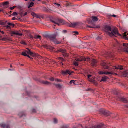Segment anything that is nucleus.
I'll return each instance as SVG.
<instances>
[{
  "instance_id": "1",
  "label": "nucleus",
  "mask_w": 128,
  "mask_h": 128,
  "mask_svg": "<svg viewBox=\"0 0 128 128\" xmlns=\"http://www.w3.org/2000/svg\"><path fill=\"white\" fill-rule=\"evenodd\" d=\"M104 31L106 34L111 37L121 36V35L118 32V29L116 28L112 29L111 26H106L104 28Z\"/></svg>"
},
{
  "instance_id": "2",
  "label": "nucleus",
  "mask_w": 128,
  "mask_h": 128,
  "mask_svg": "<svg viewBox=\"0 0 128 128\" xmlns=\"http://www.w3.org/2000/svg\"><path fill=\"white\" fill-rule=\"evenodd\" d=\"M50 21L53 23L58 25L64 24H65V22L63 20L58 18H54L51 19Z\"/></svg>"
},
{
  "instance_id": "3",
  "label": "nucleus",
  "mask_w": 128,
  "mask_h": 128,
  "mask_svg": "<svg viewBox=\"0 0 128 128\" xmlns=\"http://www.w3.org/2000/svg\"><path fill=\"white\" fill-rule=\"evenodd\" d=\"M56 36V35L54 34L50 38V40L52 41L55 44H58L60 43L61 42H63L64 41V38H59L57 39H56L55 38Z\"/></svg>"
},
{
  "instance_id": "4",
  "label": "nucleus",
  "mask_w": 128,
  "mask_h": 128,
  "mask_svg": "<svg viewBox=\"0 0 128 128\" xmlns=\"http://www.w3.org/2000/svg\"><path fill=\"white\" fill-rule=\"evenodd\" d=\"M101 64L103 67L104 69H109L111 65L110 63L107 62L105 61H102V62Z\"/></svg>"
},
{
  "instance_id": "5",
  "label": "nucleus",
  "mask_w": 128,
  "mask_h": 128,
  "mask_svg": "<svg viewBox=\"0 0 128 128\" xmlns=\"http://www.w3.org/2000/svg\"><path fill=\"white\" fill-rule=\"evenodd\" d=\"M100 114H103L106 116H110L111 113L107 111L106 110L103 109H100L99 110Z\"/></svg>"
},
{
  "instance_id": "6",
  "label": "nucleus",
  "mask_w": 128,
  "mask_h": 128,
  "mask_svg": "<svg viewBox=\"0 0 128 128\" xmlns=\"http://www.w3.org/2000/svg\"><path fill=\"white\" fill-rule=\"evenodd\" d=\"M119 45L120 46L119 49L121 50L122 51L125 52V50H128V47L127 44L123 43V46L122 45Z\"/></svg>"
},
{
  "instance_id": "7",
  "label": "nucleus",
  "mask_w": 128,
  "mask_h": 128,
  "mask_svg": "<svg viewBox=\"0 0 128 128\" xmlns=\"http://www.w3.org/2000/svg\"><path fill=\"white\" fill-rule=\"evenodd\" d=\"M31 14L34 17L39 18H44L43 16L41 14H37L33 12L31 13Z\"/></svg>"
},
{
  "instance_id": "8",
  "label": "nucleus",
  "mask_w": 128,
  "mask_h": 128,
  "mask_svg": "<svg viewBox=\"0 0 128 128\" xmlns=\"http://www.w3.org/2000/svg\"><path fill=\"white\" fill-rule=\"evenodd\" d=\"M80 25V23L78 22H70L68 24V26L74 28Z\"/></svg>"
},
{
  "instance_id": "9",
  "label": "nucleus",
  "mask_w": 128,
  "mask_h": 128,
  "mask_svg": "<svg viewBox=\"0 0 128 128\" xmlns=\"http://www.w3.org/2000/svg\"><path fill=\"white\" fill-rule=\"evenodd\" d=\"M116 99L118 100L121 101L124 103H128V100L124 98L118 96L117 97Z\"/></svg>"
},
{
  "instance_id": "10",
  "label": "nucleus",
  "mask_w": 128,
  "mask_h": 128,
  "mask_svg": "<svg viewBox=\"0 0 128 128\" xmlns=\"http://www.w3.org/2000/svg\"><path fill=\"white\" fill-rule=\"evenodd\" d=\"M91 18H92V20L90 22H89L88 23L89 24H93V22L97 21L98 20V17L97 16H92L91 17Z\"/></svg>"
},
{
  "instance_id": "11",
  "label": "nucleus",
  "mask_w": 128,
  "mask_h": 128,
  "mask_svg": "<svg viewBox=\"0 0 128 128\" xmlns=\"http://www.w3.org/2000/svg\"><path fill=\"white\" fill-rule=\"evenodd\" d=\"M91 64V65L93 66H96L97 61L95 60L93 58H91V60L90 62Z\"/></svg>"
},
{
  "instance_id": "12",
  "label": "nucleus",
  "mask_w": 128,
  "mask_h": 128,
  "mask_svg": "<svg viewBox=\"0 0 128 128\" xmlns=\"http://www.w3.org/2000/svg\"><path fill=\"white\" fill-rule=\"evenodd\" d=\"M0 126L2 128H10L9 125L4 123L0 124Z\"/></svg>"
},
{
  "instance_id": "13",
  "label": "nucleus",
  "mask_w": 128,
  "mask_h": 128,
  "mask_svg": "<svg viewBox=\"0 0 128 128\" xmlns=\"http://www.w3.org/2000/svg\"><path fill=\"white\" fill-rule=\"evenodd\" d=\"M92 24V26H90L88 25H86V27H89L94 28H100V26L99 25L96 26L95 24Z\"/></svg>"
},
{
  "instance_id": "14",
  "label": "nucleus",
  "mask_w": 128,
  "mask_h": 128,
  "mask_svg": "<svg viewBox=\"0 0 128 128\" xmlns=\"http://www.w3.org/2000/svg\"><path fill=\"white\" fill-rule=\"evenodd\" d=\"M56 52H60L62 53H65L66 52V50L65 48H60L58 49Z\"/></svg>"
},
{
  "instance_id": "15",
  "label": "nucleus",
  "mask_w": 128,
  "mask_h": 128,
  "mask_svg": "<svg viewBox=\"0 0 128 128\" xmlns=\"http://www.w3.org/2000/svg\"><path fill=\"white\" fill-rule=\"evenodd\" d=\"M75 60L76 61L80 62L82 61H85L86 59L84 57L82 56L80 58H75Z\"/></svg>"
},
{
  "instance_id": "16",
  "label": "nucleus",
  "mask_w": 128,
  "mask_h": 128,
  "mask_svg": "<svg viewBox=\"0 0 128 128\" xmlns=\"http://www.w3.org/2000/svg\"><path fill=\"white\" fill-rule=\"evenodd\" d=\"M42 46L44 47L45 48L50 50H53L54 49V48L53 47L48 46L47 44L42 45Z\"/></svg>"
},
{
  "instance_id": "17",
  "label": "nucleus",
  "mask_w": 128,
  "mask_h": 128,
  "mask_svg": "<svg viewBox=\"0 0 128 128\" xmlns=\"http://www.w3.org/2000/svg\"><path fill=\"white\" fill-rule=\"evenodd\" d=\"M99 74H112V73L111 72H102V71H100L98 72Z\"/></svg>"
},
{
  "instance_id": "18",
  "label": "nucleus",
  "mask_w": 128,
  "mask_h": 128,
  "mask_svg": "<svg viewBox=\"0 0 128 128\" xmlns=\"http://www.w3.org/2000/svg\"><path fill=\"white\" fill-rule=\"evenodd\" d=\"M42 84H45L48 85L51 84V83L47 81H44L43 80H40L39 81Z\"/></svg>"
},
{
  "instance_id": "19",
  "label": "nucleus",
  "mask_w": 128,
  "mask_h": 128,
  "mask_svg": "<svg viewBox=\"0 0 128 128\" xmlns=\"http://www.w3.org/2000/svg\"><path fill=\"white\" fill-rule=\"evenodd\" d=\"M11 34L20 36L22 35V33H19L17 32L13 31L11 32Z\"/></svg>"
},
{
  "instance_id": "20",
  "label": "nucleus",
  "mask_w": 128,
  "mask_h": 128,
  "mask_svg": "<svg viewBox=\"0 0 128 128\" xmlns=\"http://www.w3.org/2000/svg\"><path fill=\"white\" fill-rule=\"evenodd\" d=\"M102 79H101L100 81V82H105L106 81L107 79L108 78V77L106 76H104L102 78Z\"/></svg>"
},
{
  "instance_id": "21",
  "label": "nucleus",
  "mask_w": 128,
  "mask_h": 128,
  "mask_svg": "<svg viewBox=\"0 0 128 128\" xmlns=\"http://www.w3.org/2000/svg\"><path fill=\"white\" fill-rule=\"evenodd\" d=\"M61 72L62 74L63 75H65L67 74H69L70 73V71L68 70L65 71L62 70V71Z\"/></svg>"
},
{
  "instance_id": "22",
  "label": "nucleus",
  "mask_w": 128,
  "mask_h": 128,
  "mask_svg": "<svg viewBox=\"0 0 128 128\" xmlns=\"http://www.w3.org/2000/svg\"><path fill=\"white\" fill-rule=\"evenodd\" d=\"M122 75L124 76L128 77V71H126L122 73Z\"/></svg>"
},
{
  "instance_id": "23",
  "label": "nucleus",
  "mask_w": 128,
  "mask_h": 128,
  "mask_svg": "<svg viewBox=\"0 0 128 128\" xmlns=\"http://www.w3.org/2000/svg\"><path fill=\"white\" fill-rule=\"evenodd\" d=\"M18 115L20 118L26 116V114L24 112H20L18 114Z\"/></svg>"
},
{
  "instance_id": "24",
  "label": "nucleus",
  "mask_w": 128,
  "mask_h": 128,
  "mask_svg": "<svg viewBox=\"0 0 128 128\" xmlns=\"http://www.w3.org/2000/svg\"><path fill=\"white\" fill-rule=\"evenodd\" d=\"M28 54V51L26 50L22 52V54L24 56H27Z\"/></svg>"
},
{
  "instance_id": "25",
  "label": "nucleus",
  "mask_w": 128,
  "mask_h": 128,
  "mask_svg": "<svg viewBox=\"0 0 128 128\" xmlns=\"http://www.w3.org/2000/svg\"><path fill=\"white\" fill-rule=\"evenodd\" d=\"M56 87L59 89H60L62 87V85L60 84H54Z\"/></svg>"
},
{
  "instance_id": "26",
  "label": "nucleus",
  "mask_w": 128,
  "mask_h": 128,
  "mask_svg": "<svg viewBox=\"0 0 128 128\" xmlns=\"http://www.w3.org/2000/svg\"><path fill=\"white\" fill-rule=\"evenodd\" d=\"M115 69H120L121 70L123 68L122 66H115Z\"/></svg>"
},
{
  "instance_id": "27",
  "label": "nucleus",
  "mask_w": 128,
  "mask_h": 128,
  "mask_svg": "<svg viewBox=\"0 0 128 128\" xmlns=\"http://www.w3.org/2000/svg\"><path fill=\"white\" fill-rule=\"evenodd\" d=\"M28 54H29L33 56H35L34 53L30 52V50L29 51H28Z\"/></svg>"
},
{
  "instance_id": "28",
  "label": "nucleus",
  "mask_w": 128,
  "mask_h": 128,
  "mask_svg": "<svg viewBox=\"0 0 128 128\" xmlns=\"http://www.w3.org/2000/svg\"><path fill=\"white\" fill-rule=\"evenodd\" d=\"M126 32H124V34H123L124 37L126 40H128V37H126L128 35V34H126Z\"/></svg>"
},
{
  "instance_id": "29",
  "label": "nucleus",
  "mask_w": 128,
  "mask_h": 128,
  "mask_svg": "<svg viewBox=\"0 0 128 128\" xmlns=\"http://www.w3.org/2000/svg\"><path fill=\"white\" fill-rule=\"evenodd\" d=\"M34 38L36 39H39L40 40H41V36L39 35H36L34 36Z\"/></svg>"
},
{
  "instance_id": "30",
  "label": "nucleus",
  "mask_w": 128,
  "mask_h": 128,
  "mask_svg": "<svg viewBox=\"0 0 128 128\" xmlns=\"http://www.w3.org/2000/svg\"><path fill=\"white\" fill-rule=\"evenodd\" d=\"M34 3L33 2H32L29 5H28V8H29L30 7H32V6H33L34 5Z\"/></svg>"
},
{
  "instance_id": "31",
  "label": "nucleus",
  "mask_w": 128,
  "mask_h": 128,
  "mask_svg": "<svg viewBox=\"0 0 128 128\" xmlns=\"http://www.w3.org/2000/svg\"><path fill=\"white\" fill-rule=\"evenodd\" d=\"M4 39H5V40H10V41L12 40V39L11 38H8V37H7L6 38H3L2 40H4Z\"/></svg>"
},
{
  "instance_id": "32",
  "label": "nucleus",
  "mask_w": 128,
  "mask_h": 128,
  "mask_svg": "<svg viewBox=\"0 0 128 128\" xmlns=\"http://www.w3.org/2000/svg\"><path fill=\"white\" fill-rule=\"evenodd\" d=\"M74 64L76 66H78V63L76 61H74L73 62Z\"/></svg>"
},
{
  "instance_id": "33",
  "label": "nucleus",
  "mask_w": 128,
  "mask_h": 128,
  "mask_svg": "<svg viewBox=\"0 0 128 128\" xmlns=\"http://www.w3.org/2000/svg\"><path fill=\"white\" fill-rule=\"evenodd\" d=\"M9 4L8 2L7 1L3 2L2 5L3 6H4L5 5L8 4Z\"/></svg>"
},
{
  "instance_id": "34",
  "label": "nucleus",
  "mask_w": 128,
  "mask_h": 128,
  "mask_svg": "<svg viewBox=\"0 0 128 128\" xmlns=\"http://www.w3.org/2000/svg\"><path fill=\"white\" fill-rule=\"evenodd\" d=\"M94 80V78H89L88 79V80L90 82H92L93 81V80Z\"/></svg>"
},
{
  "instance_id": "35",
  "label": "nucleus",
  "mask_w": 128,
  "mask_h": 128,
  "mask_svg": "<svg viewBox=\"0 0 128 128\" xmlns=\"http://www.w3.org/2000/svg\"><path fill=\"white\" fill-rule=\"evenodd\" d=\"M8 24L9 26H14V24H12V23L8 22Z\"/></svg>"
},
{
  "instance_id": "36",
  "label": "nucleus",
  "mask_w": 128,
  "mask_h": 128,
  "mask_svg": "<svg viewBox=\"0 0 128 128\" xmlns=\"http://www.w3.org/2000/svg\"><path fill=\"white\" fill-rule=\"evenodd\" d=\"M55 81H57L58 82H62V80H61L59 79L58 78L56 79L55 80Z\"/></svg>"
},
{
  "instance_id": "37",
  "label": "nucleus",
  "mask_w": 128,
  "mask_h": 128,
  "mask_svg": "<svg viewBox=\"0 0 128 128\" xmlns=\"http://www.w3.org/2000/svg\"><path fill=\"white\" fill-rule=\"evenodd\" d=\"M64 54L63 55L64 56H65L66 57H68L69 55H68V54L66 53V52L65 53H64Z\"/></svg>"
},
{
  "instance_id": "38",
  "label": "nucleus",
  "mask_w": 128,
  "mask_h": 128,
  "mask_svg": "<svg viewBox=\"0 0 128 128\" xmlns=\"http://www.w3.org/2000/svg\"><path fill=\"white\" fill-rule=\"evenodd\" d=\"M32 112L36 113V110L35 109H32Z\"/></svg>"
},
{
  "instance_id": "39",
  "label": "nucleus",
  "mask_w": 128,
  "mask_h": 128,
  "mask_svg": "<svg viewBox=\"0 0 128 128\" xmlns=\"http://www.w3.org/2000/svg\"><path fill=\"white\" fill-rule=\"evenodd\" d=\"M57 58L58 59L61 60H62L63 61H64V60L63 59V58H62V57H59V58Z\"/></svg>"
},
{
  "instance_id": "40",
  "label": "nucleus",
  "mask_w": 128,
  "mask_h": 128,
  "mask_svg": "<svg viewBox=\"0 0 128 128\" xmlns=\"http://www.w3.org/2000/svg\"><path fill=\"white\" fill-rule=\"evenodd\" d=\"M72 33L74 34H77V35L78 34V32L77 31H73L72 32Z\"/></svg>"
},
{
  "instance_id": "41",
  "label": "nucleus",
  "mask_w": 128,
  "mask_h": 128,
  "mask_svg": "<svg viewBox=\"0 0 128 128\" xmlns=\"http://www.w3.org/2000/svg\"><path fill=\"white\" fill-rule=\"evenodd\" d=\"M86 59V60H87V61H90V58L88 57H87L86 58H85Z\"/></svg>"
},
{
  "instance_id": "42",
  "label": "nucleus",
  "mask_w": 128,
  "mask_h": 128,
  "mask_svg": "<svg viewBox=\"0 0 128 128\" xmlns=\"http://www.w3.org/2000/svg\"><path fill=\"white\" fill-rule=\"evenodd\" d=\"M13 14L15 16L18 15L17 13L15 12H14L13 13Z\"/></svg>"
},
{
  "instance_id": "43",
  "label": "nucleus",
  "mask_w": 128,
  "mask_h": 128,
  "mask_svg": "<svg viewBox=\"0 0 128 128\" xmlns=\"http://www.w3.org/2000/svg\"><path fill=\"white\" fill-rule=\"evenodd\" d=\"M49 79L50 81H53L54 80V78L52 77H51V78H49Z\"/></svg>"
},
{
  "instance_id": "44",
  "label": "nucleus",
  "mask_w": 128,
  "mask_h": 128,
  "mask_svg": "<svg viewBox=\"0 0 128 128\" xmlns=\"http://www.w3.org/2000/svg\"><path fill=\"white\" fill-rule=\"evenodd\" d=\"M75 82V80H71L70 81L69 83L70 84H71L72 83H74Z\"/></svg>"
},
{
  "instance_id": "45",
  "label": "nucleus",
  "mask_w": 128,
  "mask_h": 128,
  "mask_svg": "<svg viewBox=\"0 0 128 128\" xmlns=\"http://www.w3.org/2000/svg\"><path fill=\"white\" fill-rule=\"evenodd\" d=\"M94 84H97V82L95 80H93V81L92 82Z\"/></svg>"
},
{
  "instance_id": "46",
  "label": "nucleus",
  "mask_w": 128,
  "mask_h": 128,
  "mask_svg": "<svg viewBox=\"0 0 128 128\" xmlns=\"http://www.w3.org/2000/svg\"><path fill=\"white\" fill-rule=\"evenodd\" d=\"M54 122L55 123H57V122L58 120H57L56 118H54Z\"/></svg>"
},
{
  "instance_id": "47",
  "label": "nucleus",
  "mask_w": 128,
  "mask_h": 128,
  "mask_svg": "<svg viewBox=\"0 0 128 128\" xmlns=\"http://www.w3.org/2000/svg\"><path fill=\"white\" fill-rule=\"evenodd\" d=\"M21 43L22 44H24V45L26 44V43L24 41H22L21 42Z\"/></svg>"
},
{
  "instance_id": "48",
  "label": "nucleus",
  "mask_w": 128,
  "mask_h": 128,
  "mask_svg": "<svg viewBox=\"0 0 128 128\" xmlns=\"http://www.w3.org/2000/svg\"><path fill=\"white\" fill-rule=\"evenodd\" d=\"M28 36L29 37H30V38H34L33 36H32V35H31V34H30L28 35Z\"/></svg>"
},
{
  "instance_id": "49",
  "label": "nucleus",
  "mask_w": 128,
  "mask_h": 128,
  "mask_svg": "<svg viewBox=\"0 0 128 128\" xmlns=\"http://www.w3.org/2000/svg\"><path fill=\"white\" fill-rule=\"evenodd\" d=\"M109 16H112L114 17H116V15H114V14H113V15H108V17Z\"/></svg>"
},
{
  "instance_id": "50",
  "label": "nucleus",
  "mask_w": 128,
  "mask_h": 128,
  "mask_svg": "<svg viewBox=\"0 0 128 128\" xmlns=\"http://www.w3.org/2000/svg\"><path fill=\"white\" fill-rule=\"evenodd\" d=\"M87 77H88V79L89 78H90V77H91L92 76L91 75H87Z\"/></svg>"
},
{
  "instance_id": "51",
  "label": "nucleus",
  "mask_w": 128,
  "mask_h": 128,
  "mask_svg": "<svg viewBox=\"0 0 128 128\" xmlns=\"http://www.w3.org/2000/svg\"><path fill=\"white\" fill-rule=\"evenodd\" d=\"M96 128H101V126L100 125H98L96 126Z\"/></svg>"
},
{
  "instance_id": "52",
  "label": "nucleus",
  "mask_w": 128,
  "mask_h": 128,
  "mask_svg": "<svg viewBox=\"0 0 128 128\" xmlns=\"http://www.w3.org/2000/svg\"><path fill=\"white\" fill-rule=\"evenodd\" d=\"M61 128H67V127L66 126H63Z\"/></svg>"
},
{
  "instance_id": "53",
  "label": "nucleus",
  "mask_w": 128,
  "mask_h": 128,
  "mask_svg": "<svg viewBox=\"0 0 128 128\" xmlns=\"http://www.w3.org/2000/svg\"><path fill=\"white\" fill-rule=\"evenodd\" d=\"M16 19V20H18V19H16V18L15 17H13L12 18V20H14L15 19Z\"/></svg>"
},
{
  "instance_id": "54",
  "label": "nucleus",
  "mask_w": 128,
  "mask_h": 128,
  "mask_svg": "<svg viewBox=\"0 0 128 128\" xmlns=\"http://www.w3.org/2000/svg\"><path fill=\"white\" fill-rule=\"evenodd\" d=\"M63 32H64V33H66V32H67V30H63Z\"/></svg>"
},
{
  "instance_id": "55",
  "label": "nucleus",
  "mask_w": 128,
  "mask_h": 128,
  "mask_svg": "<svg viewBox=\"0 0 128 128\" xmlns=\"http://www.w3.org/2000/svg\"><path fill=\"white\" fill-rule=\"evenodd\" d=\"M112 73V74H111V75H113V74H115V75H117V74L116 73H113V72H111Z\"/></svg>"
},
{
  "instance_id": "56",
  "label": "nucleus",
  "mask_w": 128,
  "mask_h": 128,
  "mask_svg": "<svg viewBox=\"0 0 128 128\" xmlns=\"http://www.w3.org/2000/svg\"><path fill=\"white\" fill-rule=\"evenodd\" d=\"M97 39L98 40H100L101 39V38L98 37L97 38Z\"/></svg>"
},
{
  "instance_id": "57",
  "label": "nucleus",
  "mask_w": 128,
  "mask_h": 128,
  "mask_svg": "<svg viewBox=\"0 0 128 128\" xmlns=\"http://www.w3.org/2000/svg\"><path fill=\"white\" fill-rule=\"evenodd\" d=\"M27 12H26L24 14V16H25L27 14Z\"/></svg>"
},
{
  "instance_id": "58",
  "label": "nucleus",
  "mask_w": 128,
  "mask_h": 128,
  "mask_svg": "<svg viewBox=\"0 0 128 128\" xmlns=\"http://www.w3.org/2000/svg\"><path fill=\"white\" fill-rule=\"evenodd\" d=\"M4 22H1V24L2 25H3L4 24Z\"/></svg>"
},
{
  "instance_id": "59",
  "label": "nucleus",
  "mask_w": 128,
  "mask_h": 128,
  "mask_svg": "<svg viewBox=\"0 0 128 128\" xmlns=\"http://www.w3.org/2000/svg\"><path fill=\"white\" fill-rule=\"evenodd\" d=\"M73 72H73V71H72V72H70V74H70V75H71V74H72V73H73Z\"/></svg>"
},
{
  "instance_id": "60",
  "label": "nucleus",
  "mask_w": 128,
  "mask_h": 128,
  "mask_svg": "<svg viewBox=\"0 0 128 128\" xmlns=\"http://www.w3.org/2000/svg\"><path fill=\"white\" fill-rule=\"evenodd\" d=\"M10 9L11 10H13V9H14V8H13V7H10Z\"/></svg>"
},
{
  "instance_id": "61",
  "label": "nucleus",
  "mask_w": 128,
  "mask_h": 128,
  "mask_svg": "<svg viewBox=\"0 0 128 128\" xmlns=\"http://www.w3.org/2000/svg\"><path fill=\"white\" fill-rule=\"evenodd\" d=\"M6 27L7 28H10V26H8V25H7V26H6Z\"/></svg>"
},
{
  "instance_id": "62",
  "label": "nucleus",
  "mask_w": 128,
  "mask_h": 128,
  "mask_svg": "<svg viewBox=\"0 0 128 128\" xmlns=\"http://www.w3.org/2000/svg\"><path fill=\"white\" fill-rule=\"evenodd\" d=\"M125 50V52H127L128 53V50Z\"/></svg>"
},
{
  "instance_id": "63",
  "label": "nucleus",
  "mask_w": 128,
  "mask_h": 128,
  "mask_svg": "<svg viewBox=\"0 0 128 128\" xmlns=\"http://www.w3.org/2000/svg\"><path fill=\"white\" fill-rule=\"evenodd\" d=\"M99 78L98 77V78H97V80H98V81H100V80H99Z\"/></svg>"
},
{
  "instance_id": "64",
  "label": "nucleus",
  "mask_w": 128,
  "mask_h": 128,
  "mask_svg": "<svg viewBox=\"0 0 128 128\" xmlns=\"http://www.w3.org/2000/svg\"><path fill=\"white\" fill-rule=\"evenodd\" d=\"M1 33L2 34H4V32L3 31H1Z\"/></svg>"
}]
</instances>
